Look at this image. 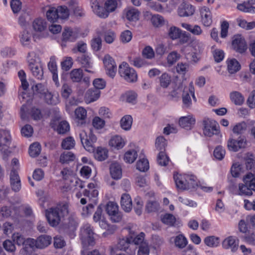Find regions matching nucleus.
<instances>
[{"instance_id":"obj_59","label":"nucleus","mask_w":255,"mask_h":255,"mask_svg":"<svg viewBox=\"0 0 255 255\" xmlns=\"http://www.w3.org/2000/svg\"><path fill=\"white\" fill-rule=\"evenodd\" d=\"M142 55L147 59H152L154 57V52L153 49L149 46H146L142 51Z\"/></svg>"},{"instance_id":"obj_64","label":"nucleus","mask_w":255,"mask_h":255,"mask_svg":"<svg viewBox=\"0 0 255 255\" xmlns=\"http://www.w3.org/2000/svg\"><path fill=\"white\" fill-rule=\"evenodd\" d=\"M149 248L148 243H143L139 247L137 255H149Z\"/></svg>"},{"instance_id":"obj_8","label":"nucleus","mask_w":255,"mask_h":255,"mask_svg":"<svg viewBox=\"0 0 255 255\" xmlns=\"http://www.w3.org/2000/svg\"><path fill=\"white\" fill-rule=\"evenodd\" d=\"M45 216L48 223L52 227L57 226L60 222L61 217L58 209L50 208L46 210Z\"/></svg>"},{"instance_id":"obj_5","label":"nucleus","mask_w":255,"mask_h":255,"mask_svg":"<svg viewBox=\"0 0 255 255\" xmlns=\"http://www.w3.org/2000/svg\"><path fill=\"white\" fill-rule=\"evenodd\" d=\"M94 235L93 227L91 225L87 223L82 226L81 229L80 238L84 246L94 245Z\"/></svg>"},{"instance_id":"obj_35","label":"nucleus","mask_w":255,"mask_h":255,"mask_svg":"<svg viewBox=\"0 0 255 255\" xmlns=\"http://www.w3.org/2000/svg\"><path fill=\"white\" fill-rule=\"evenodd\" d=\"M108 150L106 148L98 147L94 153L95 157L99 161H104L108 157Z\"/></svg>"},{"instance_id":"obj_6","label":"nucleus","mask_w":255,"mask_h":255,"mask_svg":"<svg viewBox=\"0 0 255 255\" xmlns=\"http://www.w3.org/2000/svg\"><path fill=\"white\" fill-rule=\"evenodd\" d=\"M203 125V132L206 136L211 137L214 134H218L219 132V126L215 121L210 119L204 120Z\"/></svg>"},{"instance_id":"obj_33","label":"nucleus","mask_w":255,"mask_h":255,"mask_svg":"<svg viewBox=\"0 0 255 255\" xmlns=\"http://www.w3.org/2000/svg\"><path fill=\"white\" fill-rule=\"evenodd\" d=\"M162 222L169 226H174L176 221L175 217L171 214L166 213L161 217Z\"/></svg>"},{"instance_id":"obj_1","label":"nucleus","mask_w":255,"mask_h":255,"mask_svg":"<svg viewBox=\"0 0 255 255\" xmlns=\"http://www.w3.org/2000/svg\"><path fill=\"white\" fill-rule=\"evenodd\" d=\"M176 187L182 190L195 188L198 185L196 176L193 175H174Z\"/></svg>"},{"instance_id":"obj_45","label":"nucleus","mask_w":255,"mask_h":255,"mask_svg":"<svg viewBox=\"0 0 255 255\" xmlns=\"http://www.w3.org/2000/svg\"><path fill=\"white\" fill-rule=\"evenodd\" d=\"M70 127L69 124L66 121H61L59 123L56 131L59 134H65L69 130Z\"/></svg>"},{"instance_id":"obj_36","label":"nucleus","mask_w":255,"mask_h":255,"mask_svg":"<svg viewBox=\"0 0 255 255\" xmlns=\"http://www.w3.org/2000/svg\"><path fill=\"white\" fill-rule=\"evenodd\" d=\"M167 34L170 39L175 40L180 37L181 30L179 28L173 26L169 28Z\"/></svg>"},{"instance_id":"obj_62","label":"nucleus","mask_w":255,"mask_h":255,"mask_svg":"<svg viewBox=\"0 0 255 255\" xmlns=\"http://www.w3.org/2000/svg\"><path fill=\"white\" fill-rule=\"evenodd\" d=\"M179 55L176 52H172L167 57V62L170 65H172L179 59Z\"/></svg>"},{"instance_id":"obj_30","label":"nucleus","mask_w":255,"mask_h":255,"mask_svg":"<svg viewBox=\"0 0 255 255\" xmlns=\"http://www.w3.org/2000/svg\"><path fill=\"white\" fill-rule=\"evenodd\" d=\"M76 158L75 155L71 151H64L60 156L59 161L62 164L68 163L73 161Z\"/></svg>"},{"instance_id":"obj_58","label":"nucleus","mask_w":255,"mask_h":255,"mask_svg":"<svg viewBox=\"0 0 255 255\" xmlns=\"http://www.w3.org/2000/svg\"><path fill=\"white\" fill-rule=\"evenodd\" d=\"M33 132V128L30 125H26L21 129L22 135L25 137H30Z\"/></svg>"},{"instance_id":"obj_12","label":"nucleus","mask_w":255,"mask_h":255,"mask_svg":"<svg viewBox=\"0 0 255 255\" xmlns=\"http://www.w3.org/2000/svg\"><path fill=\"white\" fill-rule=\"evenodd\" d=\"M233 49L240 53H244L247 49V45L244 38L241 35H236L233 37Z\"/></svg>"},{"instance_id":"obj_17","label":"nucleus","mask_w":255,"mask_h":255,"mask_svg":"<svg viewBox=\"0 0 255 255\" xmlns=\"http://www.w3.org/2000/svg\"><path fill=\"white\" fill-rule=\"evenodd\" d=\"M201 20L203 24L206 26H209L212 22L211 12L209 8L205 6L200 9Z\"/></svg>"},{"instance_id":"obj_28","label":"nucleus","mask_w":255,"mask_h":255,"mask_svg":"<svg viewBox=\"0 0 255 255\" xmlns=\"http://www.w3.org/2000/svg\"><path fill=\"white\" fill-rule=\"evenodd\" d=\"M181 26L187 30L191 32L193 34L199 35L202 32V30L198 25H191L187 23H181Z\"/></svg>"},{"instance_id":"obj_40","label":"nucleus","mask_w":255,"mask_h":255,"mask_svg":"<svg viewBox=\"0 0 255 255\" xmlns=\"http://www.w3.org/2000/svg\"><path fill=\"white\" fill-rule=\"evenodd\" d=\"M151 21L153 25L156 27H161L165 23L163 17L159 14L153 15L151 18Z\"/></svg>"},{"instance_id":"obj_52","label":"nucleus","mask_w":255,"mask_h":255,"mask_svg":"<svg viewBox=\"0 0 255 255\" xmlns=\"http://www.w3.org/2000/svg\"><path fill=\"white\" fill-rule=\"evenodd\" d=\"M225 149L222 146L220 145H219L217 147H216L214 151V157L219 160H221L223 159L225 155Z\"/></svg>"},{"instance_id":"obj_50","label":"nucleus","mask_w":255,"mask_h":255,"mask_svg":"<svg viewBox=\"0 0 255 255\" xmlns=\"http://www.w3.org/2000/svg\"><path fill=\"white\" fill-rule=\"evenodd\" d=\"M117 249L121 252H127L128 249V237L127 236L120 239L117 245Z\"/></svg>"},{"instance_id":"obj_49","label":"nucleus","mask_w":255,"mask_h":255,"mask_svg":"<svg viewBox=\"0 0 255 255\" xmlns=\"http://www.w3.org/2000/svg\"><path fill=\"white\" fill-rule=\"evenodd\" d=\"M57 13L60 19H66L69 17V11L67 6H59L57 8Z\"/></svg>"},{"instance_id":"obj_32","label":"nucleus","mask_w":255,"mask_h":255,"mask_svg":"<svg viewBox=\"0 0 255 255\" xmlns=\"http://www.w3.org/2000/svg\"><path fill=\"white\" fill-rule=\"evenodd\" d=\"M155 148L159 152L165 151V147L167 145L166 140L165 138L162 136H158L156 138L155 140Z\"/></svg>"},{"instance_id":"obj_37","label":"nucleus","mask_w":255,"mask_h":255,"mask_svg":"<svg viewBox=\"0 0 255 255\" xmlns=\"http://www.w3.org/2000/svg\"><path fill=\"white\" fill-rule=\"evenodd\" d=\"M75 141L71 136L64 138L61 143V147L64 149L69 150L75 146Z\"/></svg>"},{"instance_id":"obj_31","label":"nucleus","mask_w":255,"mask_h":255,"mask_svg":"<svg viewBox=\"0 0 255 255\" xmlns=\"http://www.w3.org/2000/svg\"><path fill=\"white\" fill-rule=\"evenodd\" d=\"M46 102L49 105H56L59 102V96L57 94H52L47 92L44 96Z\"/></svg>"},{"instance_id":"obj_3","label":"nucleus","mask_w":255,"mask_h":255,"mask_svg":"<svg viewBox=\"0 0 255 255\" xmlns=\"http://www.w3.org/2000/svg\"><path fill=\"white\" fill-rule=\"evenodd\" d=\"M244 183L239 184V194L241 195H251L252 191H255V176L249 173L243 178Z\"/></svg>"},{"instance_id":"obj_11","label":"nucleus","mask_w":255,"mask_h":255,"mask_svg":"<svg viewBox=\"0 0 255 255\" xmlns=\"http://www.w3.org/2000/svg\"><path fill=\"white\" fill-rule=\"evenodd\" d=\"M9 183L11 190L14 192H19L21 188V183L17 171L13 168L9 174Z\"/></svg>"},{"instance_id":"obj_21","label":"nucleus","mask_w":255,"mask_h":255,"mask_svg":"<svg viewBox=\"0 0 255 255\" xmlns=\"http://www.w3.org/2000/svg\"><path fill=\"white\" fill-rule=\"evenodd\" d=\"M101 92L98 89H90L86 93L85 100L87 103H90L98 100L100 97Z\"/></svg>"},{"instance_id":"obj_13","label":"nucleus","mask_w":255,"mask_h":255,"mask_svg":"<svg viewBox=\"0 0 255 255\" xmlns=\"http://www.w3.org/2000/svg\"><path fill=\"white\" fill-rule=\"evenodd\" d=\"M11 143V136L8 131L0 130V150H7Z\"/></svg>"},{"instance_id":"obj_61","label":"nucleus","mask_w":255,"mask_h":255,"mask_svg":"<svg viewBox=\"0 0 255 255\" xmlns=\"http://www.w3.org/2000/svg\"><path fill=\"white\" fill-rule=\"evenodd\" d=\"M55 209H58L61 217L64 216L68 213V205L67 203H61L59 204Z\"/></svg>"},{"instance_id":"obj_20","label":"nucleus","mask_w":255,"mask_h":255,"mask_svg":"<svg viewBox=\"0 0 255 255\" xmlns=\"http://www.w3.org/2000/svg\"><path fill=\"white\" fill-rule=\"evenodd\" d=\"M245 141L243 138L239 140L230 139L228 142V147L230 150L237 151L240 148L244 147L245 145Z\"/></svg>"},{"instance_id":"obj_60","label":"nucleus","mask_w":255,"mask_h":255,"mask_svg":"<svg viewBox=\"0 0 255 255\" xmlns=\"http://www.w3.org/2000/svg\"><path fill=\"white\" fill-rule=\"evenodd\" d=\"M76 118L79 120H84L87 116L86 110L82 107H79L75 111Z\"/></svg>"},{"instance_id":"obj_54","label":"nucleus","mask_w":255,"mask_h":255,"mask_svg":"<svg viewBox=\"0 0 255 255\" xmlns=\"http://www.w3.org/2000/svg\"><path fill=\"white\" fill-rule=\"evenodd\" d=\"M119 73L121 77L127 80L128 78V64L126 62H122L119 67Z\"/></svg>"},{"instance_id":"obj_25","label":"nucleus","mask_w":255,"mask_h":255,"mask_svg":"<svg viewBox=\"0 0 255 255\" xmlns=\"http://www.w3.org/2000/svg\"><path fill=\"white\" fill-rule=\"evenodd\" d=\"M52 241V238L48 235H41L37 239V248L43 249L48 247Z\"/></svg>"},{"instance_id":"obj_46","label":"nucleus","mask_w":255,"mask_h":255,"mask_svg":"<svg viewBox=\"0 0 255 255\" xmlns=\"http://www.w3.org/2000/svg\"><path fill=\"white\" fill-rule=\"evenodd\" d=\"M157 162L161 166H166L169 162V158L165 152H159L157 157Z\"/></svg>"},{"instance_id":"obj_51","label":"nucleus","mask_w":255,"mask_h":255,"mask_svg":"<svg viewBox=\"0 0 255 255\" xmlns=\"http://www.w3.org/2000/svg\"><path fill=\"white\" fill-rule=\"evenodd\" d=\"M139 12L137 9H128V21L131 22H136L138 20Z\"/></svg>"},{"instance_id":"obj_39","label":"nucleus","mask_w":255,"mask_h":255,"mask_svg":"<svg viewBox=\"0 0 255 255\" xmlns=\"http://www.w3.org/2000/svg\"><path fill=\"white\" fill-rule=\"evenodd\" d=\"M41 151V146L39 143L34 142L30 145L29 149V153L30 156L35 157L38 156Z\"/></svg>"},{"instance_id":"obj_7","label":"nucleus","mask_w":255,"mask_h":255,"mask_svg":"<svg viewBox=\"0 0 255 255\" xmlns=\"http://www.w3.org/2000/svg\"><path fill=\"white\" fill-rule=\"evenodd\" d=\"M79 136L84 148L88 151H94L95 149L94 143L97 141L96 136L91 132L89 133V137L85 132L80 133Z\"/></svg>"},{"instance_id":"obj_2","label":"nucleus","mask_w":255,"mask_h":255,"mask_svg":"<svg viewBox=\"0 0 255 255\" xmlns=\"http://www.w3.org/2000/svg\"><path fill=\"white\" fill-rule=\"evenodd\" d=\"M27 62L32 75L38 79H42L43 72L39 57L34 52H29L27 56Z\"/></svg>"},{"instance_id":"obj_57","label":"nucleus","mask_w":255,"mask_h":255,"mask_svg":"<svg viewBox=\"0 0 255 255\" xmlns=\"http://www.w3.org/2000/svg\"><path fill=\"white\" fill-rule=\"evenodd\" d=\"M117 6V3L116 0H108L105 4V7L108 11V13L114 11Z\"/></svg>"},{"instance_id":"obj_22","label":"nucleus","mask_w":255,"mask_h":255,"mask_svg":"<svg viewBox=\"0 0 255 255\" xmlns=\"http://www.w3.org/2000/svg\"><path fill=\"white\" fill-rule=\"evenodd\" d=\"M110 174L112 177L116 180L120 179L122 176V168L117 162L113 163L110 167Z\"/></svg>"},{"instance_id":"obj_48","label":"nucleus","mask_w":255,"mask_h":255,"mask_svg":"<svg viewBox=\"0 0 255 255\" xmlns=\"http://www.w3.org/2000/svg\"><path fill=\"white\" fill-rule=\"evenodd\" d=\"M31 35L27 30H23L20 35V41L23 46H28L30 42Z\"/></svg>"},{"instance_id":"obj_18","label":"nucleus","mask_w":255,"mask_h":255,"mask_svg":"<svg viewBox=\"0 0 255 255\" xmlns=\"http://www.w3.org/2000/svg\"><path fill=\"white\" fill-rule=\"evenodd\" d=\"M131 234L129 236L128 235V244L131 243H133L134 245L141 246L143 243H147L146 241H144L145 234L141 232L138 235H134V233H131L130 229L128 226V234Z\"/></svg>"},{"instance_id":"obj_29","label":"nucleus","mask_w":255,"mask_h":255,"mask_svg":"<svg viewBox=\"0 0 255 255\" xmlns=\"http://www.w3.org/2000/svg\"><path fill=\"white\" fill-rule=\"evenodd\" d=\"M227 63L228 71L231 74L236 73L240 69V65L235 59H228Z\"/></svg>"},{"instance_id":"obj_34","label":"nucleus","mask_w":255,"mask_h":255,"mask_svg":"<svg viewBox=\"0 0 255 255\" xmlns=\"http://www.w3.org/2000/svg\"><path fill=\"white\" fill-rule=\"evenodd\" d=\"M83 74L82 70L81 69H75L72 70L70 73V77L73 82H80Z\"/></svg>"},{"instance_id":"obj_23","label":"nucleus","mask_w":255,"mask_h":255,"mask_svg":"<svg viewBox=\"0 0 255 255\" xmlns=\"http://www.w3.org/2000/svg\"><path fill=\"white\" fill-rule=\"evenodd\" d=\"M126 142L120 135L113 136L109 141V145L117 149L122 148L125 145Z\"/></svg>"},{"instance_id":"obj_42","label":"nucleus","mask_w":255,"mask_h":255,"mask_svg":"<svg viewBox=\"0 0 255 255\" xmlns=\"http://www.w3.org/2000/svg\"><path fill=\"white\" fill-rule=\"evenodd\" d=\"M174 243L176 247L183 249L187 245L188 242L186 238L183 235H179L175 238Z\"/></svg>"},{"instance_id":"obj_16","label":"nucleus","mask_w":255,"mask_h":255,"mask_svg":"<svg viewBox=\"0 0 255 255\" xmlns=\"http://www.w3.org/2000/svg\"><path fill=\"white\" fill-rule=\"evenodd\" d=\"M195 123V119L191 115L182 117L179 120L180 126L186 129H191Z\"/></svg>"},{"instance_id":"obj_38","label":"nucleus","mask_w":255,"mask_h":255,"mask_svg":"<svg viewBox=\"0 0 255 255\" xmlns=\"http://www.w3.org/2000/svg\"><path fill=\"white\" fill-rule=\"evenodd\" d=\"M148 161L146 158L140 159L136 163V169L141 172H146L149 169Z\"/></svg>"},{"instance_id":"obj_56","label":"nucleus","mask_w":255,"mask_h":255,"mask_svg":"<svg viewBox=\"0 0 255 255\" xmlns=\"http://www.w3.org/2000/svg\"><path fill=\"white\" fill-rule=\"evenodd\" d=\"M246 2L239 4L237 6V8L243 12H255V7L251 5H246Z\"/></svg>"},{"instance_id":"obj_10","label":"nucleus","mask_w":255,"mask_h":255,"mask_svg":"<svg viewBox=\"0 0 255 255\" xmlns=\"http://www.w3.org/2000/svg\"><path fill=\"white\" fill-rule=\"evenodd\" d=\"M106 211L113 222H119L121 220L122 217L119 212V207L116 203L113 202H108L107 205Z\"/></svg>"},{"instance_id":"obj_44","label":"nucleus","mask_w":255,"mask_h":255,"mask_svg":"<svg viewBox=\"0 0 255 255\" xmlns=\"http://www.w3.org/2000/svg\"><path fill=\"white\" fill-rule=\"evenodd\" d=\"M159 209V204L156 201H148L145 207V210L148 213L156 212Z\"/></svg>"},{"instance_id":"obj_9","label":"nucleus","mask_w":255,"mask_h":255,"mask_svg":"<svg viewBox=\"0 0 255 255\" xmlns=\"http://www.w3.org/2000/svg\"><path fill=\"white\" fill-rule=\"evenodd\" d=\"M103 61L107 74L112 78H114L117 72V65L115 60L110 55L106 54Z\"/></svg>"},{"instance_id":"obj_24","label":"nucleus","mask_w":255,"mask_h":255,"mask_svg":"<svg viewBox=\"0 0 255 255\" xmlns=\"http://www.w3.org/2000/svg\"><path fill=\"white\" fill-rule=\"evenodd\" d=\"M139 149L138 146L134 143L128 145V163H132L137 159Z\"/></svg>"},{"instance_id":"obj_26","label":"nucleus","mask_w":255,"mask_h":255,"mask_svg":"<svg viewBox=\"0 0 255 255\" xmlns=\"http://www.w3.org/2000/svg\"><path fill=\"white\" fill-rule=\"evenodd\" d=\"M79 62L81 63L82 66L85 68V70L89 73H93L90 70L92 68V63L90 61V58L88 56L82 55L81 57H79L77 59Z\"/></svg>"},{"instance_id":"obj_43","label":"nucleus","mask_w":255,"mask_h":255,"mask_svg":"<svg viewBox=\"0 0 255 255\" xmlns=\"http://www.w3.org/2000/svg\"><path fill=\"white\" fill-rule=\"evenodd\" d=\"M46 16L49 21L53 22L59 18L55 7L50 8L46 12Z\"/></svg>"},{"instance_id":"obj_41","label":"nucleus","mask_w":255,"mask_h":255,"mask_svg":"<svg viewBox=\"0 0 255 255\" xmlns=\"http://www.w3.org/2000/svg\"><path fill=\"white\" fill-rule=\"evenodd\" d=\"M93 10L98 16L102 18H106L109 15L108 11L105 8L100 5H94L93 6Z\"/></svg>"},{"instance_id":"obj_19","label":"nucleus","mask_w":255,"mask_h":255,"mask_svg":"<svg viewBox=\"0 0 255 255\" xmlns=\"http://www.w3.org/2000/svg\"><path fill=\"white\" fill-rule=\"evenodd\" d=\"M78 36V34L70 28H65L62 33V40L63 42L74 41Z\"/></svg>"},{"instance_id":"obj_55","label":"nucleus","mask_w":255,"mask_h":255,"mask_svg":"<svg viewBox=\"0 0 255 255\" xmlns=\"http://www.w3.org/2000/svg\"><path fill=\"white\" fill-rule=\"evenodd\" d=\"M87 50V45L83 41H79L76 44V46L72 49L73 53H76L77 52L81 53H85Z\"/></svg>"},{"instance_id":"obj_4","label":"nucleus","mask_w":255,"mask_h":255,"mask_svg":"<svg viewBox=\"0 0 255 255\" xmlns=\"http://www.w3.org/2000/svg\"><path fill=\"white\" fill-rule=\"evenodd\" d=\"M34 30L33 37L35 41L46 37L47 36L46 32V23L41 18L35 19L32 23Z\"/></svg>"},{"instance_id":"obj_27","label":"nucleus","mask_w":255,"mask_h":255,"mask_svg":"<svg viewBox=\"0 0 255 255\" xmlns=\"http://www.w3.org/2000/svg\"><path fill=\"white\" fill-rule=\"evenodd\" d=\"M231 101L236 105H242L244 101L245 98L243 95L238 91H233L230 94Z\"/></svg>"},{"instance_id":"obj_14","label":"nucleus","mask_w":255,"mask_h":255,"mask_svg":"<svg viewBox=\"0 0 255 255\" xmlns=\"http://www.w3.org/2000/svg\"><path fill=\"white\" fill-rule=\"evenodd\" d=\"M239 240L235 237L230 236L223 242V247L225 249H230L232 252H235L238 249Z\"/></svg>"},{"instance_id":"obj_53","label":"nucleus","mask_w":255,"mask_h":255,"mask_svg":"<svg viewBox=\"0 0 255 255\" xmlns=\"http://www.w3.org/2000/svg\"><path fill=\"white\" fill-rule=\"evenodd\" d=\"M160 85L163 88H167L171 82L170 76L167 73H163L159 78Z\"/></svg>"},{"instance_id":"obj_63","label":"nucleus","mask_w":255,"mask_h":255,"mask_svg":"<svg viewBox=\"0 0 255 255\" xmlns=\"http://www.w3.org/2000/svg\"><path fill=\"white\" fill-rule=\"evenodd\" d=\"M91 46L95 51H99L102 47V40L100 37L93 38L91 41Z\"/></svg>"},{"instance_id":"obj_47","label":"nucleus","mask_w":255,"mask_h":255,"mask_svg":"<svg viewBox=\"0 0 255 255\" xmlns=\"http://www.w3.org/2000/svg\"><path fill=\"white\" fill-rule=\"evenodd\" d=\"M205 244L210 247H216L219 244V238L215 236H209L205 238Z\"/></svg>"},{"instance_id":"obj_15","label":"nucleus","mask_w":255,"mask_h":255,"mask_svg":"<svg viewBox=\"0 0 255 255\" xmlns=\"http://www.w3.org/2000/svg\"><path fill=\"white\" fill-rule=\"evenodd\" d=\"M194 7L189 3H183L179 6L178 13L181 17L189 16L194 13Z\"/></svg>"}]
</instances>
